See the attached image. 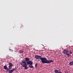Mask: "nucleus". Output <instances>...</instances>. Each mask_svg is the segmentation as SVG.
<instances>
[{"label": "nucleus", "instance_id": "5", "mask_svg": "<svg viewBox=\"0 0 73 73\" xmlns=\"http://www.w3.org/2000/svg\"><path fill=\"white\" fill-rule=\"evenodd\" d=\"M69 64L70 65H73V60L70 62Z\"/></svg>", "mask_w": 73, "mask_h": 73}, {"label": "nucleus", "instance_id": "1", "mask_svg": "<svg viewBox=\"0 0 73 73\" xmlns=\"http://www.w3.org/2000/svg\"><path fill=\"white\" fill-rule=\"evenodd\" d=\"M35 58L37 59L41 60V62L43 64H50L51 62H53V61L52 60H48L46 58H42L41 56L36 55L35 56Z\"/></svg>", "mask_w": 73, "mask_h": 73}, {"label": "nucleus", "instance_id": "9", "mask_svg": "<svg viewBox=\"0 0 73 73\" xmlns=\"http://www.w3.org/2000/svg\"><path fill=\"white\" fill-rule=\"evenodd\" d=\"M8 67H9V69H11V68H12V66H9Z\"/></svg>", "mask_w": 73, "mask_h": 73}, {"label": "nucleus", "instance_id": "3", "mask_svg": "<svg viewBox=\"0 0 73 73\" xmlns=\"http://www.w3.org/2000/svg\"><path fill=\"white\" fill-rule=\"evenodd\" d=\"M25 60L26 61H27V65H33V62L31 60H30V59L28 58H25Z\"/></svg>", "mask_w": 73, "mask_h": 73}, {"label": "nucleus", "instance_id": "16", "mask_svg": "<svg viewBox=\"0 0 73 73\" xmlns=\"http://www.w3.org/2000/svg\"><path fill=\"white\" fill-rule=\"evenodd\" d=\"M21 26H23L22 25H21Z\"/></svg>", "mask_w": 73, "mask_h": 73}, {"label": "nucleus", "instance_id": "6", "mask_svg": "<svg viewBox=\"0 0 73 73\" xmlns=\"http://www.w3.org/2000/svg\"><path fill=\"white\" fill-rule=\"evenodd\" d=\"M19 52L20 53H23L24 52V51L22 50H19Z\"/></svg>", "mask_w": 73, "mask_h": 73}, {"label": "nucleus", "instance_id": "4", "mask_svg": "<svg viewBox=\"0 0 73 73\" xmlns=\"http://www.w3.org/2000/svg\"><path fill=\"white\" fill-rule=\"evenodd\" d=\"M22 63H21V65L23 68H25V69H28V68L27 66V64L26 63V62L25 61H22Z\"/></svg>", "mask_w": 73, "mask_h": 73}, {"label": "nucleus", "instance_id": "15", "mask_svg": "<svg viewBox=\"0 0 73 73\" xmlns=\"http://www.w3.org/2000/svg\"><path fill=\"white\" fill-rule=\"evenodd\" d=\"M15 70H16V68H13V70H13V71H14Z\"/></svg>", "mask_w": 73, "mask_h": 73}, {"label": "nucleus", "instance_id": "12", "mask_svg": "<svg viewBox=\"0 0 73 73\" xmlns=\"http://www.w3.org/2000/svg\"><path fill=\"white\" fill-rule=\"evenodd\" d=\"M29 67H30V68H33V66H29Z\"/></svg>", "mask_w": 73, "mask_h": 73}, {"label": "nucleus", "instance_id": "2", "mask_svg": "<svg viewBox=\"0 0 73 73\" xmlns=\"http://www.w3.org/2000/svg\"><path fill=\"white\" fill-rule=\"evenodd\" d=\"M63 53L64 54H65L66 56H67V57H69L71 56V55L70 54H72L73 53V52H72V50H68L65 49L63 50Z\"/></svg>", "mask_w": 73, "mask_h": 73}, {"label": "nucleus", "instance_id": "10", "mask_svg": "<svg viewBox=\"0 0 73 73\" xmlns=\"http://www.w3.org/2000/svg\"><path fill=\"white\" fill-rule=\"evenodd\" d=\"M7 67L6 66H4V69H5V70H6V69H7Z\"/></svg>", "mask_w": 73, "mask_h": 73}, {"label": "nucleus", "instance_id": "11", "mask_svg": "<svg viewBox=\"0 0 73 73\" xmlns=\"http://www.w3.org/2000/svg\"><path fill=\"white\" fill-rule=\"evenodd\" d=\"M6 70H7V71H9V70H10V69H9V68H8L7 67Z\"/></svg>", "mask_w": 73, "mask_h": 73}, {"label": "nucleus", "instance_id": "14", "mask_svg": "<svg viewBox=\"0 0 73 73\" xmlns=\"http://www.w3.org/2000/svg\"><path fill=\"white\" fill-rule=\"evenodd\" d=\"M9 51H10V52H13V50H11V49H9Z\"/></svg>", "mask_w": 73, "mask_h": 73}, {"label": "nucleus", "instance_id": "7", "mask_svg": "<svg viewBox=\"0 0 73 73\" xmlns=\"http://www.w3.org/2000/svg\"><path fill=\"white\" fill-rule=\"evenodd\" d=\"M13 72L12 70H10L9 72V73H12Z\"/></svg>", "mask_w": 73, "mask_h": 73}, {"label": "nucleus", "instance_id": "8", "mask_svg": "<svg viewBox=\"0 0 73 73\" xmlns=\"http://www.w3.org/2000/svg\"><path fill=\"white\" fill-rule=\"evenodd\" d=\"M9 66H12V65H13V64H12V63H11L9 62Z\"/></svg>", "mask_w": 73, "mask_h": 73}, {"label": "nucleus", "instance_id": "13", "mask_svg": "<svg viewBox=\"0 0 73 73\" xmlns=\"http://www.w3.org/2000/svg\"><path fill=\"white\" fill-rule=\"evenodd\" d=\"M37 64H36L35 65V68H37Z\"/></svg>", "mask_w": 73, "mask_h": 73}]
</instances>
